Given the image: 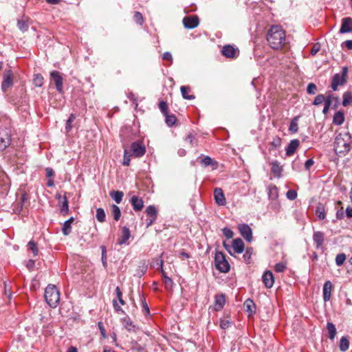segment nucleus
Masks as SVG:
<instances>
[{"instance_id": "obj_1", "label": "nucleus", "mask_w": 352, "mask_h": 352, "mask_svg": "<svg viewBox=\"0 0 352 352\" xmlns=\"http://www.w3.org/2000/svg\"><path fill=\"white\" fill-rule=\"evenodd\" d=\"M267 41L272 49H281L286 43L285 32L281 26L272 25L267 32Z\"/></svg>"}, {"instance_id": "obj_2", "label": "nucleus", "mask_w": 352, "mask_h": 352, "mask_svg": "<svg viewBox=\"0 0 352 352\" xmlns=\"http://www.w3.org/2000/svg\"><path fill=\"white\" fill-rule=\"evenodd\" d=\"M351 135L349 132L339 133L333 143L334 151L337 154L345 155L350 151Z\"/></svg>"}, {"instance_id": "obj_3", "label": "nucleus", "mask_w": 352, "mask_h": 352, "mask_svg": "<svg viewBox=\"0 0 352 352\" xmlns=\"http://www.w3.org/2000/svg\"><path fill=\"white\" fill-rule=\"evenodd\" d=\"M46 302L52 308L58 306L60 302V292L56 285L50 284L45 291Z\"/></svg>"}, {"instance_id": "obj_4", "label": "nucleus", "mask_w": 352, "mask_h": 352, "mask_svg": "<svg viewBox=\"0 0 352 352\" xmlns=\"http://www.w3.org/2000/svg\"><path fill=\"white\" fill-rule=\"evenodd\" d=\"M214 265L217 270L221 273H227L230 270L228 261L225 254L221 252H217L214 256Z\"/></svg>"}, {"instance_id": "obj_5", "label": "nucleus", "mask_w": 352, "mask_h": 352, "mask_svg": "<svg viewBox=\"0 0 352 352\" xmlns=\"http://www.w3.org/2000/svg\"><path fill=\"white\" fill-rule=\"evenodd\" d=\"M232 246L227 244L226 242L223 243V245L225 249L232 256L236 254H241L245 250V244L243 240L240 238L235 239L232 241Z\"/></svg>"}, {"instance_id": "obj_6", "label": "nucleus", "mask_w": 352, "mask_h": 352, "mask_svg": "<svg viewBox=\"0 0 352 352\" xmlns=\"http://www.w3.org/2000/svg\"><path fill=\"white\" fill-rule=\"evenodd\" d=\"M348 67H343L341 74L333 75L331 80V87L333 91H337L338 86L343 85L347 80Z\"/></svg>"}, {"instance_id": "obj_7", "label": "nucleus", "mask_w": 352, "mask_h": 352, "mask_svg": "<svg viewBox=\"0 0 352 352\" xmlns=\"http://www.w3.org/2000/svg\"><path fill=\"white\" fill-rule=\"evenodd\" d=\"M11 135L8 129H0V151H4L10 145Z\"/></svg>"}, {"instance_id": "obj_8", "label": "nucleus", "mask_w": 352, "mask_h": 352, "mask_svg": "<svg viewBox=\"0 0 352 352\" xmlns=\"http://www.w3.org/2000/svg\"><path fill=\"white\" fill-rule=\"evenodd\" d=\"M50 77L55 84L57 91L60 94H62L63 91V79L60 72L55 70L52 71L50 72Z\"/></svg>"}, {"instance_id": "obj_9", "label": "nucleus", "mask_w": 352, "mask_h": 352, "mask_svg": "<svg viewBox=\"0 0 352 352\" xmlns=\"http://www.w3.org/2000/svg\"><path fill=\"white\" fill-rule=\"evenodd\" d=\"M131 154L135 157H142L146 152V148L144 145L138 142H134L131 146Z\"/></svg>"}, {"instance_id": "obj_10", "label": "nucleus", "mask_w": 352, "mask_h": 352, "mask_svg": "<svg viewBox=\"0 0 352 352\" xmlns=\"http://www.w3.org/2000/svg\"><path fill=\"white\" fill-rule=\"evenodd\" d=\"M184 26L187 29H193L199 25V19L197 15L185 16L183 19Z\"/></svg>"}, {"instance_id": "obj_11", "label": "nucleus", "mask_w": 352, "mask_h": 352, "mask_svg": "<svg viewBox=\"0 0 352 352\" xmlns=\"http://www.w3.org/2000/svg\"><path fill=\"white\" fill-rule=\"evenodd\" d=\"M12 76V72L10 69L5 72L3 80L1 83V89L4 92H6L7 89L12 86L13 82Z\"/></svg>"}, {"instance_id": "obj_12", "label": "nucleus", "mask_w": 352, "mask_h": 352, "mask_svg": "<svg viewBox=\"0 0 352 352\" xmlns=\"http://www.w3.org/2000/svg\"><path fill=\"white\" fill-rule=\"evenodd\" d=\"M239 230L241 235L248 242L252 240V231L250 227L247 224L239 225Z\"/></svg>"}, {"instance_id": "obj_13", "label": "nucleus", "mask_w": 352, "mask_h": 352, "mask_svg": "<svg viewBox=\"0 0 352 352\" xmlns=\"http://www.w3.org/2000/svg\"><path fill=\"white\" fill-rule=\"evenodd\" d=\"M214 198L218 206H223L226 204V200L221 188H216L214 190Z\"/></svg>"}, {"instance_id": "obj_14", "label": "nucleus", "mask_w": 352, "mask_h": 352, "mask_svg": "<svg viewBox=\"0 0 352 352\" xmlns=\"http://www.w3.org/2000/svg\"><path fill=\"white\" fill-rule=\"evenodd\" d=\"M339 32L340 34L352 32V19L351 17H345L342 19Z\"/></svg>"}, {"instance_id": "obj_15", "label": "nucleus", "mask_w": 352, "mask_h": 352, "mask_svg": "<svg viewBox=\"0 0 352 352\" xmlns=\"http://www.w3.org/2000/svg\"><path fill=\"white\" fill-rule=\"evenodd\" d=\"M130 202L133 207V209L135 212L142 210L144 207V201L142 199L136 195H133L131 198Z\"/></svg>"}, {"instance_id": "obj_16", "label": "nucleus", "mask_w": 352, "mask_h": 352, "mask_svg": "<svg viewBox=\"0 0 352 352\" xmlns=\"http://www.w3.org/2000/svg\"><path fill=\"white\" fill-rule=\"evenodd\" d=\"M263 282L267 288H271L274 283V278L272 272L270 271H266L264 272L262 276Z\"/></svg>"}, {"instance_id": "obj_17", "label": "nucleus", "mask_w": 352, "mask_h": 352, "mask_svg": "<svg viewBox=\"0 0 352 352\" xmlns=\"http://www.w3.org/2000/svg\"><path fill=\"white\" fill-rule=\"evenodd\" d=\"M333 285L330 280H327L324 285L322 289L323 292V300L324 302H327L330 300L331 296V291H332Z\"/></svg>"}, {"instance_id": "obj_18", "label": "nucleus", "mask_w": 352, "mask_h": 352, "mask_svg": "<svg viewBox=\"0 0 352 352\" xmlns=\"http://www.w3.org/2000/svg\"><path fill=\"white\" fill-rule=\"evenodd\" d=\"M299 145L300 141L298 140H292L285 148L286 155L292 156L294 155Z\"/></svg>"}, {"instance_id": "obj_19", "label": "nucleus", "mask_w": 352, "mask_h": 352, "mask_svg": "<svg viewBox=\"0 0 352 352\" xmlns=\"http://www.w3.org/2000/svg\"><path fill=\"white\" fill-rule=\"evenodd\" d=\"M222 54L228 58H234L236 56L237 51L232 45H228L223 47L221 50Z\"/></svg>"}, {"instance_id": "obj_20", "label": "nucleus", "mask_w": 352, "mask_h": 352, "mask_svg": "<svg viewBox=\"0 0 352 352\" xmlns=\"http://www.w3.org/2000/svg\"><path fill=\"white\" fill-rule=\"evenodd\" d=\"M131 236V232L128 228L126 226L123 227L122 228L121 231V236L118 239V243L119 245H123L126 243V241L129 240V239Z\"/></svg>"}, {"instance_id": "obj_21", "label": "nucleus", "mask_w": 352, "mask_h": 352, "mask_svg": "<svg viewBox=\"0 0 352 352\" xmlns=\"http://www.w3.org/2000/svg\"><path fill=\"white\" fill-rule=\"evenodd\" d=\"M226 302L225 296L223 294L217 295L215 296L214 309L215 311H220Z\"/></svg>"}, {"instance_id": "obj_22", "label": "nucleus", "mask_w": 352, "mask_h": 352, "mask_svg": "<svg viewBox=\"0 0 352 352\" xmlns=\"http://www.w3.org/2000/svg\"><path fill=\"white\" fill-rule=\"evenodd\" d=\"M268 197L271 201H276L278 197V188L273 184H271L267 188Z\"/></svg>"}, {"instance_id": "obj_23", "label": "nucleus", "mask_w": 352, "mask_h": 352, "mask_svg": "<svg viewBox=\"0 0 352 352\" xmlns=\"http://www.w3.org/2000/svg\"><path fill=\"white\" fill-rule=\"evenodd\" d=\"M313 240L316 245V248L321 247L324 243V236L322 232H315L313 235Z\"/></svg>"}, {"instance_id": "obj_24", "label": "nucleus", "mask_w": 352, "mask_h": 352, "mask_svg": "<svg viewBox=\"0 0 352 352\" xmlns=\"http://www.w3.org/2000/svg\"><path fill=\"white\" fill-rule=\"evenodd\" d=\"M245 310L249 313V315H252L256 311V305L254 301L250 298L247 299L243 304Z\"/></svg>"}, {"instance_id": "obj_25", "label": "nucleus", "mask_w": 352, "mask_h": 352, "mask_svg": "<svg viewBox=\"0 0 352 352\" xmlns=\"http://www.w3.org/2000/svg\"><path fill=\"white\" fill-rule=\"evenodd\" d=\"M271 165H272V168H271L272 173L276 177H280L281 176V173L283 171V168L280 165V163L277 160H275L271 163Z\"/></svg>"}, {"instance_id": "obj_26", "label": "nucleus", "mask_w": 352, "mask_h": 352, "mask_svg": "<svg viewBox=\"0 0 352 352\" xmlns=\"http://www.w3.org/2000/svg\"><path fill=\"white\" fill-rule=\"evenodd\" d=\"M74 221V217H70L68 220L65 221L62 228L63 234L65 236H67L71 233L72 231V223Z\"/></svg>"}, {"instance_id": "obj_27", "label": "nucleus", "mask_w": 352, "mask_h": 352, "mask_svg": "<svg viewBox=\"0 0 352 352\" xmlns=\"http://www.w3.org/2000/svg\"><path fill=\"white\" fill-rule=\"evenodd\" d=\"M18 28L23 32L28 31L29 28L28 19L26 18H22L17 21Z\"/></svg>"}, {"instance_id": "obj_28", "label": "nucleus", "mask_w": 352, "mask_h": 352, "mask_svg": "<svg viewBox=\"0 0 352 352\" xmlns=\"http://www.w3.org/2000/svg\"><path fill=\"white\" fill-rule=\"evenodd\" d=\"M181 93L182 95V97L184 99L186 100H192L194 99L195 97L192 94H189V93L191 91L190 88L188 86H182L180 87Z\"/></svg>"}, {"instance_id": "obj_29", "label": "nucleus", "mask_w": 352, "mask_h": 352, "mask_svg": "<svg viewBox=\"0 0 352 352\" xmlns=\"http://www.w3.org/2000/svg\"><path fill=\"white\" fill-rule=\"evenodd\" d=\"M344 121V113L341 111L336 112L333 118V122L336 125H341Z\"/></svg>"}, {"instance_id": "obj_30", "label": "nucleus", "mask_w": 352, "mask_h": 352, "mask_svg": "<svg viewBox=\"0 0 352 352\" xmlns=\"http://www.w3.org/2000/svg\"><path fill=\"white\" fill-rule=\"evenodd\" d=\"M146 213L148 218L156 220L157 217V210L154 206H149L146 209Z\"/></svg>"}, {"instance_id": "obj_31", "label": "nucleus", "mask_w": 352, "mask_h": 352, "mask_svg": "<svg viewBox=\"0 0 352 352\" xmlns=\"http://www.w3.org/2000/svg\"><path fill=\"white\" fill-rule=\"evenodd\" d=\"M109 195L116 204H120L124 197V193L119 190H113L110 192Z\"/></svg>"}, {"instance_id": "obj_32", "label": "nucleus", "mask_w": 352, "mask_h": 352, "mask_svg": "<svg viewBox=\"0 0 352 352\" xmlns=\"http://www.w3.org/2000/svg\"><path fill=\"white\" fill-rule=\"evenodd\" d=\"M327 329L328 331L329 339L333 340L336 335V329L335 325L332 322H328L327 324Z\"/></svg>"}, {"instance_id": "obj_33", "label": "nucleus", "mask_w": 352, "mask_h": 352, "mask_svg": "<svg viewBox=\"0 0 352 352\" xmlns=\"http://www.w3.org/2000/svg\"><path fill=\"white\" fill-rule=\"evenodd\" d=\"M342 105L344 107H347L348 105L352 104V92L351 91H345L342 96Z\"/></svg>"}, {"instance_id": "obj_34", "label": "nucleus", "mask_w": 352, "mask_h": 352, "mask_svg": "<svg viewBox=\"0 0 352 352\" xmlns=\"http://www.w3.org/2000/svg\"><path fill=\"white\" fill-rule=\"evenodd\" d=\"M300 116H296L291 121V123L289 126V131L292 133H296L298 130V120Z\"/></svg>"}, {"instance_id": "obj_35", "label": "nucleus", "mask_w": 352, "mask_h": 352, "mask_svg": "<svg viewBox=\"0 0 352 352\" xmlns=\"http://www.w3.org/2000/svg\"><path fill=\"white\" fill-rule=\"evenodd\" d=\"M69 212V205L67 197L65 195L63 197V201L61 204L60 213L65 216Z\"/></svg>"}, {"instance_id": "obj_36", "label": "nucleus", "mask_w": 352, "mask_h": 352, "mask_svg": "<svg viewBox=\"0 0 352 352\" xmlns=\"http://www.w3.org/2000/svg\"><path fill=\"white\" fill-rule=\"evenodd\" d=\"M339 347L340 351L344 352L349 349V340L346 337H342L340 341Z\"/></svg>"}, {"instance_id": "obj_37", "label": "nucleus", "mask_w": 352, "mask_h": 352, "mask_svg": "<svg viewBox=\"0 0 352 352\" xmlns=\"http://www.w3.org/2000/svg\"><path fill=\"white\" fill-rule=\"evenodd\" d=\"M111 213L115 221H118L121 217V211L120 208L116 205L111 206Z\"/></svg>"}, {"instance_id": "obj_38", "label": "nucleus", "mask_w": 352, "mask_h": 352, "mask_svg": "<svg viewBox=\"0 0 352 352\" xmlns=\"http://www.w3.org/2000/svg\"><path fill=\"white\" fill-rule=\"evenodd\" d=\"M96 217L97 220L100 223L105 221L106 214L104 210L102 208H99L96 210Z\"/></svg>"}, {"instance_id": "obj_39", "label": "nucleus", "mask_w": 352, "mask_h": 352, "mask_svg": "<svg viewBox=\"0 0 352 352\" xmlns=\"http://www.w3.org/2000/svg\"><path fill=\"white\" fill-rule=\"evenodd\" d=\"M164 116L166 117L165 122L168 126H172L175 124L177 118L175 115L166 113Z\"/></svg>"}, {"instance_id": "obj_40", "label": "nucleus", "mask_w": 352, "mask_h": 352, "mask_svg": "<svg viewBox=\"0 0 352 352\" xmlns=\"http://www.w3.org/2000/svg\"><path fill=\"white\" fill-rule=\"evenodd\" d=\"M162 281L164 285L165 289L168 291H172L174 285L173 280L170 277H165V278L163 279Z\"/></svg>"}, {"instance_id": "obj_41", "label": "nucleus", "mask_w": 352, "mask_h": 352, "mask_svg": "<svg viewBox=\"0 0 352 352\" xmlns=\"http://www.w3.org/2000/svg\"><path fill=\"white\" fill-rule=\"evenodd\" d=\"M316 214L319 219L322 220L325 218L324 208L322 204H319L316 208Z\"/></svg>"}, {"instance_id": "obj_42", "label": "nucleus", "mask_w": 352, "mask_h": 352, "mask_svg": "<svg viewBox=\"0 0 352 352\" xmlns=\"http://www.w3.org/2000/svg\"><path fill=\"white\" fill-rule=\"evenodd\" d=\"M28 249L32 251L33 256H36L38 254V249L34 241H30L28 244Z\"/></svg>"}, {"instance_id": "obj_43", "label": "nucleus", "mask_w": 352, "mask_h": 352, "mask_svg": "<svg viewBox=\"0 0 352 352\" xmlns=\"http://www.w3.org/2000/svg\"><path fill=\"white\" fill-rule=\"evenodd\" d=\"M331 98L332 95H329L327 97L326 100L324 101V107L322 110V113L324 114H327L329 110V108L332 104Z\"/></svg>"}, {"instance_id": "obj_44", "label": "nucleus", "mask_w": 352, "mask_h": 352, "mask_svg": "<svg viewBox=\"0 0 352 352\" xmlns=\"http://www.w3.org/2000/svg\"><path fill=\"white\" fill-rule=\"evenodd\" d=\"M123 324L126 329L129 331H135V326L133 324L132 321L129 319H124L123 320Z\"/></svg>"}, {"instance_id": "obj_45", "label": "nucleus", "mask_w": 352, "mask_h": 352, "mask_svg": "<svg viewBox=\"0 0 352 352\" xmlns=\"http://www.w3.org/2000/svg\"><path fill=\"white\" fill-rule=\"evenodd\" d=\"M133 20L140 25H142L144 23L143 16L140 12H135L133 14Z\"/></svg>"}, {"instance_id": "obj_46", "label": "nucleus", "mask_w": 352, "mask_h": 352, "mask_svg": "<svg viewBox=\"0 0 352 352\" xmlns=\"http://www.w3.org/2000/svg\"><path fill=\"white\" fill-rule=\"evenodd\" d=\"M201 164L204 165V166H208L209 165H217V163L216 162H214L210 157L205 156L204 158L201 160Z\"/></svg>"}, {"instance_id": "obj_47", "label": "nucleus", "mask_w": 352, "mask_h": 352, "mask_svg": "<svg viewBox=\"0 0 352 352\" xmlns=\"http://www.w3.org/2000/svg\"><path fill=\"white\" fill-rule=\"evenodd\" d=\"M252 254H253V248H248L245 250V252L243 257L247 263H250Z\"/></svg>"}, {"instance_id": "obj_48", "label": "nucleus", "mask_w": 352, "mask_h": 352, "mask_svg": "<svg viewBox=\"0 0 352 352\" xmlns=\"http://www.w3.org/2000/svg\"><path fill=\"white\" fill-rule=\"evenodd\" d=\"M100 249L102 250V263L104 267L107 266V250L104 245H101Z\"/></svg>"}, {"instance_id": "obj_49", "label": "nucleus", "mask_w": 352, "mask_h": 352, "mask_svg": "<svg viewBox=\"0 0 352 352\" xmlns=\"http://www.w3.org/2000/svg\"><path fill=\"white\" fill-rule=\"evenodd\" d=\"M346 260V255L344 253L338 254L336 257V263L338 266L342 265Z\"/></svg>"}, {"instance_id": "obj_50", "label": "nucleus", "mask_w": 352, "mask_h": 352, "mask_svg": "<svg viewBox=\"0 0 352 352\" xmlns=\"http://www.w3.org/2000/svg\"><path fill=\"white\" fill-rule=\"evenodd\" d=\"M131 155H132V154L129 153L126 150L124 151V159H123V162H122V164L124 166H129L130 162H131Z\"/></svg>"}, {"instance_id": "obj_51", "label": "nucleus", "mask_w": 352, "mask_h": 352, "mask_svg": "<svg viewBox=\"0 0 352 352\" xmlns=\"http://www.w3.org/2000/svg\"><path fill=\"white\" fill-rule=\"evenodd\" d=\"M43 78L41 74H36L34 78V84L36 87H41L43 84Z\"/></svg>"}, {"instance_id": "obj_52", "label": "nucleus", "mask_w": 352, "mask_h": 352, "mask_svg": "<svg viewBox=\"0 0 352 352\" xmlns=\"http://www.w3.org/2000/svg\"><path fill=\"white\" fill-rule=\"evenodd\" d=\"M325 100H326V98H325L323 94H319L315 98V99L313 102V104L319 105V104H322L323 102H324Z\"/></svg>"}, {"instance_id": "obj_53", "label": "nucleus", "mask_w": 352, "mask_h": 352, "mask_svg": "<svg viewBox=\"0 0 352 352\" xmlns=\"http://www.w3.org/2000/svg\"><path fill=\"white\" fill-rule=\"evenodd\" d=\"M270 208L275 212H278L280 210V204L277 200L272 201Z\"/></svg>"}, {"instance_id": "obj_54", "label": "nucleus", "mask_w": 352, "mask_h": 352, "mask_svg": "<svg viewBox=\"0 0 352 352\" xmlns=\"http://www.w3.org/2000/svg\"><path fill=\"white\" fill-rule=\"evenodd\" d=\"M286 269V264L284 263H278L274 266V270L276 272H283Z\"/></svg>"}, {"instance_id": "obj_55", "label": "nucleus", "mask_w": 352, "mask_h": 352, "mask_svg": "<svg viewBox=\"0 0 352 352\" xmlns=\"http://www.w3.org/2000/svg\"><path fill=\"white\" fill-rule=\"evenodd\" d=\"M223 234L227 239H232L234 236V232L232 230L228 228H224L222 229Z\"/></svg>"}, {"instance_id": "obj_56", "label": "nucleus", "mask_w": 352, "mask_h": 352, "mask_svg": "<svg viewBox=\"0 0 352 352\" xmlns=\"http://www.w3.org/2000/svg\"><path fill=\"white\" fill-rule=\"evenodd\" d=\"M159 108L164 116L168 113V105L166 102L160 101L159 103Z\"/></svg>"}, {"instance_id": "obj_57", "label": "nucleus", "mask_w": 352, "mask_h": 352, "mask_svg": "<svg viewBox=\"0 0 352 352\" xmlns=\"http://www.w3.org/2000/svg\"><path fill=\"white\" fill-rule=\"evenodd\" d=\"M317 91V87L314 83H309L307 87V91L309 94H315Z\"/></svg>"}, {"instance_id": "obj_58", "label": "nucleus", "mask_w": 352, "mask_h": 352, "mask_svg": "<svg viewBox=\"0 0 352 352\" xmlns=\"http://www.w3.org/2000/svg\"><path fill=\"white\" fill-rule=\"evenodd\" d=\"M286 197L289 200H294L297 197V192L294 190H289L286 193Z\"/></svg>"}, {"instance_id": "obj_59", "label": "nucleus", "mask_w": 352, "mask_h": 352, "mask_svg": "<svg viewBox=\"0 0 352 352\" xmlns=\"http://www.w3.org/2000/svg\"><path fill=\"white\" fill-rule=\"evenodd\" d=\"M140 300L142 302L143 310L145 311L146 314H148L150 313L149 307L146 302V299L144 296L140 297Z\"/></svg>"}, {"instance_id": "obj_60", "label": "nucleus", "mask_w": 352, "mask_h": 352, "mask_svg": "<svg viewBox=\"0 0 352 352\" xmlns=\"http://www.w3.org/2000/svg\"><path fill=\"white\" fill-rule=\"evenodd\" d=\"M116 293L118 298V300H119L120 303L123 305L125 304L124 300L122 299V293L119 288V287H117L116 289Z\"/></svg>"}, {"instance_id": "obj_61", "label": "nucleus", "mask_w": 352, "mask_h": 352, "mask_svg": "<svg viewBox=\"0 0 352 352\" xmlns=\"http://www.w3.org/2000/svg\"><path fill=\"white\" fill-rule=\"evenodd\" d=\"M281 144V139L278 137L274 138L273 141L271 142V145L274 148L279 147Z\"/></svg>"}, {"instance_id": "obj_62", "label": "nucleus", "mask_w": 352, "mask_h": 352, "mask_svg": "<svg viewBox=\"0 0 352 352\" xmlns=\"http://www.w3.org/2000/svg\"><path fill=\"white\" fill-rule=\"evenodd\" d=\"M314 161L313 159L307 160L305 163V168L307 170H309L310 168L314 165Z\"/></svg>"}, {"instance_id": "obj_63", "label": "nucleus", "mask_w": 352, "mask_h": 352, "mask_svg": "<svg viewBox=\"0 0 352 352\" xmlns=\"http://www.w3.org/2000/svg\"><path fill=\"white\" fill-rule=\"evenodd\" d=\"M162 58L165 60H168V61H170V62H172L173 60V57H172V55L170 52H164L162 55Z\"/></svg>"}, {"instance_id": "obj_64", "label": "nucleus", "mask_w": 352, "mask_h": 352, "mask_svg": "<svg viewBox=\"0 0 352 352\" xmlns=\"http://www.w3.org/2000/svg\"><path fill=\"white\" fill-rule=\"evenodd\" d=\"M230 325V322L228 320H222L220 322V327L223 329L228 328Z\"/></svg>"}]
</instances>
